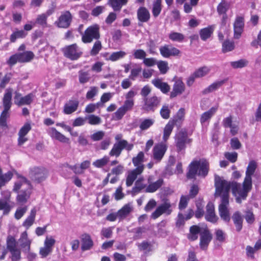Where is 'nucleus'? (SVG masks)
Listing matches in <instances>:
<instances>
[{"label":"nucleus","instance_id":"obj_1","mask_svg":"<svg viewBox=\"0 0 261 261\" xmlns=\"http://www.w3.org/2000/svg\"><path fill=\"white\" fill-rule=\"evenodd\" d=\"M215 197L221 198V203L219 205L220 216L223 220L228 222L230 216L227 207L229 205V192L231 187L227 185V180L217 175H215Z\"/></svg>","mask_w":261,"mask_h":261},{"label":"nucleus","instance_id":"obj_2","mask_svg":"<svg viewBox=\"0 0 261 261\" xmlns=\"http://www.w3.org/2000/svg\"><path fill=\"white\" fill-rule=\"evenodd\" d=\"M257 164L254 161H251L249 163L242 187L240 184L236 181H227V185H229V186L231 187L233 194L236 196L238 195L236 198V201L238 203H241L242 199H246L248 192L252 189V175L255 172Z\"/></svg>","mask_w":261,"mask_h":261},{"label":"nucleus","instance_id":"obj_3","mask_svg":"<svg viewBox=\"0 0 261 261\" xmlns=\"http://www.w3.org/2000/svg\"><path fill=\"white\" fill-rule=\"evenodd\" d=\"M186 176L188 179L195 178L196 175L205 177L209 171V163L205 159L193 160L189 165Z\"/></svg>","mask_w":261,"mask_h":261},{"label":"nucleus","instance_id":"obj_4","mask_svg":"<svg viewBox=\"0 0 261 261\" xmlns=\"http://www.w3.org/2000/svg\"><path fill=\"white\" fill-rule=\"evenodd\" d=\"M144 158V153L140 151L136 156L133 158L132 162L136 168L128 172V175L126 179L127 187L131 186L137 176L143 172L144 169V166L143 164Z\"/></svg>","mask_w":261,"mask_h":261},{"label":"nucleus","instance_id":"obj_5","mask_svg":"<svg viewBox=\"0 0 261 261\" xmlns=\"http://www.w3.org/2000/svg\"><path fill=\"white\" fill-rule=\"evenodd\" d=\"M174 141L176 151L179 152L186 149V144L190 143L192 139L189 138L187 130L186 128H181L176 133Z\"/></svg>","mask_w":261,"mask_h":261},{"label":"nucleus","instance_id":"obj_6","mask_svg":"<svg viewBox=\"0 0 261 261\" xmlns=\"http://www.w3.org/2000/svg\"><path fill=\"white\" fill-rule=\"evenodd\" d=\"M7 249L11 254L12 261H19L21 259V249L17 247V242L15 238L8 236L6 240Z\"/></svg>","mask_w":261,"mask_h":261},{"label":"nucleus","instance_id":"obj_7","mask_svg":"<svg viewBox=\"0 0 261 261\" xmlns=\"http://www.w3.org/2000/svg\"><path fill=\"white\" fill-rule=\"evenodd\" d=\"M100 37L99 27L94 24L88 27L82 35V40L85 43L91 42L94 39L98 40Z\"/></svg>","mask_w":261,"mask_h":261},{"label":"nucleus","instance_id":"obj_8","mask_svg":"<svg viewBox=\"0 0 261 261\" xmlns=\"http://www.w3.org/2000/svg\"><path fill=\"white\" fill-rule=\"evenodd\" d=\"M48 175L46 169L42 167H34L30 169L29 176L30 178L37 183L44 181Z\"/></svg>","mask_w":261,"mask_h":261},{"label":"nucleus","instance_id":"obj_9","mask_svg":"<svg viewBox=\"0 0 261 261\" xmlns=\"http://www.w3.org/2000/svg\"><path fill=\"white\" fill-rule=\"evenodd\" d=\"M62 50L64 56L72 61L77 60L83 55V52L76 43L67 45Z\"/></svg>","mask_w":261,"mask_h":261},{"label":"nucleus","instance_id":"obj_10","mask_svg":"<svg viewBox=\"0 0 261 261\" xmlns=\"http://www.w3.org/2000/svg\"><path fill=\"white\" fill-rule=\"evenodd\" d=\"M171 207V205L169 200L166 199L164 202L160 205L155 211L152 213L151 217L153 219H155L164 213L169 215L172 212V209Z\"/></svg>","mask_w":261,"mask_h":261},{"label":"nucleus","instance_id":"obj_11","mask_svg":"<svg viewBox=\"0 0 261 261\" xmlns=\"http://www.w3.org/2000/svg\"><path fill=\"white\" fill-rule=\"evenodd\" d=\"M143 109L147 112H153L160 104L161 98L154 95L143 99Z\"/></svg>","mask_w":261,"mask_h":261},{"label":"nucleus","instance_id":"obj_12","mask_svg":"<svg viewBox=\"0 0 261 261\" xmlns=\"http://www.w3.org/2000/svg\"><path fill=\"white\" fill-rule=\"evenodd\" d=\"M210 71V69L207 66H203L196 70L187 79V84L188 86H191L194 82L195 79L202 77L207 74Z\"/></svg>","mask_w":261,"mask_h":261},{"label":"nucleus","instance_id":"obj_13","mask_svg":"<svg viewBox=\"0 0 261 261\" xmlns=\"http://www.w3.org/2000/svg\"><path fill=\"white\" fill-rule=\"evenodd\" d=\"M72 16L69 11H66L61 13L58 20L55 22V24L60 28H67L70 25Z\"/></svg>","mask_w":261,"mask_h":261},{"label":"nucleus","instance_id":"obj_14","mask_svg":"<svg viewBox=\"0 0 261 261\" xmlns=\"http://www.w3.org/2000/svg\"><path fill=\"white\" fill-rule=\"evenodd\" d=\"M213 236L207 227L202 228L200 235V247L202 250H206Z\"/></svg>","mask_w":261,"mask_h":261},{"label":"nucleus","instance_id":"obj_15","mask_svg":"<svg viewBox=\"0 0 261 261\" xmlns=\"http://www.w3.org/2000/svg\"><path fill=\"white\" fill-rule=\"evenodd\" d=\"M31 190L32 185L30 181L25 177L19 175L17 180L14 183L13 191L15 192L18 193L22 190Z\"/></svg>","mask_w":261,"mask_h":261},{"label":"nucleus","instance_id":"obj_16","mask_svg":"<svg viewBox=\"0 0 261 261\" xmlns=\"http://www.w3.org/2000/svg\"><path fill=\"white\" fill-rule=\"evenodd\" d=\"M121 138V136L120 135H118L115 137V139L118 141L115 144V156L116 157L120 154L123 149L129 151L133 149L134 146L133 144H129L126 140H120Z\"/></svg>","mask_w":261,"mask_h":261},{"label":"nucleus","instance_id":"obj_17","mask_svg":"<svg viewBox=\"0 0 261 261\" xmlns=\"http://www.w3.org/2000/svg\"><path fill=\"white\" fill-rule=\"evenodd\" d=\"M160 52L161 55L164 58H169L171 56H178L181 52L177 48L171 45L165 44L160 47Z\"/></svg>","mask_w":261,"mask_h":261},{"label":"nucleus","instance_id":"obj_18","mask_svg":"<svg viewBox=\"0 0 261 261\" xmlns=\"http://www.w3.org/2000/svg\"><path fill=\"white\" fill-rule=\"evenodd\" d=\"M167 150V146L163 143L156 144L153 149V159L156 163L160 162Z\"/></svg>","mask_w":261,"mask_h":261},{"label":"nucleus","instance_id":"obj_19","mask_svg":"<svg viewBox=\"0 0 261 261\" xmlns=\"http://www.w3.org/2000/svg\"><path fill=\"white\" fill-rule=\"evenodd\" d=\"M244 18L243 16H237L233 23L234 38L239 39L243 32Z\"/></svg>","mask_w":261,"mask_h":261},{"label":"nucleus","instance_id":"obj_20","mask_svg":"<svg viewBox=\"0 0 261 261\" xmlns=\"http://www.w3.org/2000/svg\"><path fill=\"white\" fill-rule=\"evenodd\" d=\"M133 106L134 102L132 100H125L123 106L120 107L117 111L115 112V119H121L127 111L132 109Z\"/></svg>","mask_w":261,"mask_h":261},{"label":"nucleus","instance_id":"obj_21","mask_svg":"<svg viewBox=\"0 0 261 261\" xmlns=\"http://www.w3.org/2000/svg\"><path fill=\"white\" fill-rule=\"evenodd\" d=\"M185 85L180 79H177L173 85L172 91L170 92V98H173L181 95L185 90Z\"/></svg>","mask_w":261,"mask_h":261},{"label":"nucleus","instance_id":"obj_22","mask_svg":"<svg viewBox=\"0 0 261 261\" xmlns=\"http://www.w3.org/2000/svg\"><path fill=\"white\" fill-rule=\"evenodd\" d=\"M18 242L23 252H28L30 250L32 241L29 239L26 231L21 233Z\"/></svg>","mask_w":261,"mask_h":261},{"label":"nucleus","instance_id":"obj_23","mask_svg":"<svg viewBox=\"0 0 261 261\" xmlns=\"http://www.w3.org/2000/svg\"><path fill=\"white\" fill-rule=\"evenodd\" d=\"M185 110L184 108H180L176 114L169 120L178 128L181 127L185 119Z\"/></svg>","mask_w":261,"mask_h":261},{"label":"nucleus","instance_id":"obj_24","mask_svg":"<svg viewBox=\"0 0 261 261\" xmlns=\"http://www.w3.org/2000/svg\"><path fill=\"white\" fill-rule=\"evenodd\" d=\"M205 218L206 221L212 223H216L217 221L218 218L215 213L214 205L211 202H208L206 205Z\"/></svg>","mask_w":261,"mask_h":261},{"label":"nucleus","instance_id":"obj_25","mask_svg":"<svg viewBox=\"0 0 261 261\" xmlns=\"http://www.w3.org/2000/svg\"><path fill=\"white\" fill-rule=\"evenodd\" d=\"M151 83L155 87L160 89L164 94H167L170 91V87L167 83L163 82L162 79L156 78L152 80Z\"/></svg>","mask_w":261,"mask_h":261},{"label":"nucleus","instance_id":"obj_26","mask_svg":"<svg viewBox=\"0 0 261 261\" xmlns=\"http://www.w3.org/2000/svg\"><path fill=\"white\" fill-rule=\"evenodd\" d=\"M79 102L77 100H69L66 102L63 109V112L65 114H71L77 109Z\"/></svg>","mask_w":261,"mask_h":261},{"label":"nucleus","instance_id":"obj_27","mask_svg":"<svg viewBox=\"0 0 261 261\" xmlns=\"http://www.w3.org/2000/svg\"><path fill=\"white\" fill-rule=\"evenodd\" d=\"M81 241V249L83 251L90 250L93 246V242L88 233H84L82 236Z\"/></svg>","mask_w":261,"mask_h":261},{"label":"nucleus","instance_id":"obj_28","mask_svg":"<svg viewBox=\"0 0 261 261\" xmlns=\"http://www.w3.org/2000/svg\"><path fill=\"white\" fill-rule=\"evenodd\" d=\"M49 134L53 138L62 143H68L69 139L64 135L59 132L55 128L52 127L49 130Z\"/></svg>","mask_w":261,"mask_h":261},{"label":"nucleus","instance_id":"obj_29","mask_svg":"<svg viewBox=\"0 0 261 261\" xmlns=\"http://www.w3.org/2000/svg\"><path fill=\"white\" fill-rule=\"evenodd\" d=\"M202 228L196 225L191 226L190 227L189 233L187 235L188 239L192 241L196 240L198 239V234H200Z\"/></svg>","mask_w":261,"mask_h":261},{"label":"nucleus","instance_id":"obj_30","mask_svg":"<svg viewBox=\"0 0 261 261\" xmlns=\"http://www.w3.org/2000/svg\"><path fill=\"white\" fill-rule=\"evenodd\" d=\"M137 17L141 22H147L150 18V13L145 7H140L137 11Z\"/></svg>","mask_w":261,"mask_h":261},{"label":"nucleus","instance_id":"obj_31","mask_svg":"<svg viewBox=\"0 0 261 261\" xmlns=\"http://www.w3.org/2000/svg\"><path fill=\"white\" fill-rule=\"evenodd\" d=\"M226 82V80H223L219 81H216L211 85H210L208 87L204 89L202 91V93L203 95L207 94L209 93H211L214 91L216 90L220 87H221L225 82Z\"/></svg>","mask_w":261,"mask_h":261},{"label":"nucleus","instance_id":"obj_32","mask_svg":"<svg viewBox=\"0 0 261 261\" xmlns=\"http://www.w3.org/2000/svg\"><path fill=\"white\" fill-rule=\"evenodd\" d=\"M214 25H209L206 28L202 29L199 31V35L203 41H205L211 37L213 33Z\"/></svg>","mask_w":261,"mask_h":261},{"label":"nucleus","instance_id":"obj_33","mask_svg":"<svg viewBox=\"0 0 261 261\" xmlns=\"http://www.w3.org/2000/svg\"><path fill=\"white\" fill-rule=\"evenodd\" d=\"M144 179L143 177L139 178L135 184V186L132 188V193L135 195L140 192L142 190L146 188V185L143 183Z\"/></svg>","mask_w":261,"mask_h":261},{"label":"nucleus","instance_id":"obj_34","mask_svg":"<svg viewBox=\"0 0 261 261\" xmlns=\"http://www.w3.org/2000/svg\"><path fill=\"white\" fill-rule=\"evenodd\" d=\"M164 184L163 178H159L158 180L150 184L145 189V192L153 193L158 190Z\"/></svg>","mask_w":261,"mask_h":261},{"label":"nucleus","instance_id":"obj_35","mask_svg":"<svg viewBox=\"0 0 261 261\" xmlns=\"http://www.w3.org/2000/svg\"><path fill=\"white\" fill-rule=\"evenodd\" d=\"M36 215V210L33 208L30 212L29 216L23 222L22 225L27 229H29L34 223Z\"/></svg>","mask_w":261,"mask_h":261},{"label":"nucleus","instance_id":"obj_36","mask_svg":"<svg viewBox=\"0 0 261 261\" xmlns=\"http://www.w3.org/2000/svg\"><path fill=\"white\" fill-rule=\"evenodd\" d=\"M132 211V207L129 204L124 205L117 213L116 216L121 219H124ZM116 217V215H115Z\"/></svg>","mask_w":261,"mask_h":261},{"label":"nucleus","instance_id":"obj_37","mask_svg":"<svg viewBox=\"0 0 261 261\" xmlns=\"http://www.w3.org/2000/svg\"><path fill=\"white\" fill-rule=\"evenodd\" d=\"M20 63H25L31 61L34 58V54L31 51H27L22 53H18Z\"/></svg>","mask_w":261,"mask_h":261},{"label":"nucleus","instance_id":"obj_38","mask_svg":"<svg viewBox=\"0 0 261 261\" xmlns=\"http://www.w3.org/2000/svg\"><path fill=\"white\" fill-rule=\"evenodd\" d=\"M13 176V173L10 171L3 174L2 170L0 168V189L5 186L12 179Z\"/></svg>","mask_w":261,"mask_h":261},{"label":"nucleus","instance_id":"obj_39","mask_svg":"<svg viewBox=\"0 0 261 261\" xmlns=\"http://www.w3.org/2000/svg\"><path fill=\"white\" fill-rule=\"evenodd\" d=\"M232 219L233 223L236 227L237 231H240L242 228L243 218L240 212H236L232 217Z\"/></svg>","mask_w":261,"mask_h":261},{"label":"nucleus","instance_id":"obj_40","mask_svg":"<svg viewBox=\"0 0 261 261\" xmlns=\"http://www.w3.org/2000/svg\"><path fill=\"white\" fill-rule=\"evenodd\" d=\"M218 109V107H212L208 111L203 113L200 117V122L203 124L206 121L211 119L214 115Z\"/></svg>","mask_w":261,"mask_h":261},{"label":"nucleus","instance_id":"obj_41","mask_svg":"<svg viewBox=\"0 0 261 261\" xmlns=\"http://www.w3.org/2000/svg\"><path fill=\"white\" fill-rule=\"evenodd\" d=\"M31 190H22L17 196V201L21 203H25L30 198Z\"/></svg>","mask_w":261,"mask_h":261},{"label":"nucleus","instance_id":"obj_42","mask_svg":"<svg viewBox=\"0 0 261 261\" xmlns=\"http://www.w3.org/2000/svg\"><path fill=\"white\" fill-rule=\"evenodd\" d=\"M12 93L11 92H7L4 96L3 99V104L4 110L9 111L12 105L11 102Z\"/></svg>","mask_w":261,"mask_h":261},{"label":"nucleus","instance_id":"obj_43","mask_svg":"<svg viewBox=\"0 0 261 261\" xmlns=\"http://www.w3.org/2000/svg\"><path fill=\"white\" fill-rule=\"evenodd\" d=\"M230 5L225 0H222L217 6V10L219 15L226 14L229 9Z\"/></svg>","mask_w":261,"mask_h":261},{"label":"nucleus","instance_id":"obj_44","mask_svg":"<svg viewBox=\"0 0 261 261\" xmlns=\"http://www.w3.org/2000/svg\"><path fill=\"white\" fill-rule=\"evenodd\" d=\"M174 126V125L171 123V121H169L165 125L163 132V139L164 141H166L168 139L173 130Z\"/></svg>","mask_w":261,"mask_h":261},{"label":"nucleus","instance_id":"obj_45","mask_svg":"<svg viewBox=\"0 0 261 261\" xmlns=\"http://www.w3.org/2000/svg\"><path fill=\"white\" fill-rule=\"evenodd\" d=\"M162 0H155L153 3L152 14L154 17H156L160 14L162 10Z\"/></svg>","mask_w":261,"mask_h":261},{"label":"nucleus","instance_id":"obj_46","mask_svg":"<svg viewBox=\"0 0 261 261\" xmlns=\"http://www.w3.org/2000/svg\"><path fill=\"white\" fill-rule=\"evenodd\" d=\"M47 16L44 14L42 13L38 15L36 19V21L34 22L36 24H37L43 28L47 27Z\"/></svg>","mask_w":261,"mask_h":261},{"label":"nucleus","instance_id":"obj_47","mask_svg":"<svg viewBox=\"0 0 261 261\" xmlns=\"http://www.w3.org/2000/svg\"><path fill=\"white\" fill-rule=\"evenodd\" d=\"M154 123V120L152 118L144 119L140 123L139 127L141 130H144L149 128Z\"/></svg>","mask_w":261,"mask_h":261},{"label":"nucleus","instance_id":"obj_48","mask_svg":"<svg viewBox=\"0 0 261 261\" xmlns=\"http://www.w3.org/2000/svg\"><path fill=\"white\" fill-rule=\"evenodd\" d=\"M9 111L3 110L0 116V126L8 127L7 120L10 117Z\"/></svg>","mask_w":261,"mask_h":261},{"label":"nucleus","instance_id":"obj_49","mask_svg":"<svg viewBox=\"0 0 261 261\" xmlns=\"http://www.w3.org/2000/svg\"><path fill=\"white\" fill-rule=\"evenodd\" d=\"M234 48V44L232 41L225 40L222 44V51L223 53L232 51Z\"/></svg>","mask_w":261,"mask_h":261},{"label":"nucleus","instance_id":"obj_50","mask_svg":"<svg viewBox=\"0 0 261 261\" xmlns=\"http://www.w3.org/2000/svg\"><path fill=\"white\" fill-rule=\"evenodd\" d=\"M169 38L173 41L182 42L185 39V36L180 33L171 32L169 35Z\"/></svg>","mask_w":261,"mask_h":261},{"label":"nucleus","instance_id":"obj_51","mask_svg":"<svg viewBox=\"0 0 261 261\" xmlns=\"http://www.w3.org/2000/svg\"><path fill=\"white\" fill-rule=\"evenodd\" d=\"M27 35L23 30H17L15 31L10 36V40L11 42H14L17 38H21L25 37Z\"/></svg>","mask_w":261,"mask_h":261},{"label":"nucleus","instance_id":"obj_52","mask_svg":"<svg viewBox=\"0 0 261 261\" xmlns=\"http://www.w3.org/2000/svg\"><path fill=\"white\" fill-rule=\"evenodd\" d=\"M1 210L3 211L4 215H7L11 210L10 204L5 199H0V211Z\"/></svg>","mask_w":261,"mask_h":261},{"label":"nucleus","instance_id":"obj_53","mask_svg":"<svg viewBox=\"0 0 261 261\" xmlns=\"http://www.w3.org/2000/svg\"><path fill=\"white\" fill-rule=\"evenodd\" d=\"M109 162V158L105 156L102 159H98L93 163V165L96 168H102Z\"/></svg>","mask_w":261,"mask_h":261},{"label":"nucleus","instance_id":"obj_54","mask_svg":"<svg viewBox=\"0 0 261 261\" xmlns=\"http://www.w3.org/2000/svg\"><path fill=\"white\" fill-rule=\"evenodd\" d=\"M248 64V61L245 59H241L237 61L230 62V65L234 69L241 68L246 66Z\"/></svg>","mask_w":261,"mask_h":261},{"label":"nucleus","instance_id":"obj_55","mask_svg":"<svg viewBox=\"0 0 261 261\" xmlns=\"http://www.w3.org/2000/svg\"><path fill=\"white\" fill-rule=\"evenodd\" d=\"M171 111L168 105H164L160 110V115L164 119H168L170 118Z\"/></svg>","mask_w":261,"mask_h":261},{"label":"nucleus","instance_id":"obj_56","mask_svg":"<svg viewBox=\"0 0 261 261\" xmlns=\"http://www.w3.org/2000/svg\"><path fill=\"white\" fill-rule=\"evenodd\" d=\"M34 97V96L32 93H30L24 97H22V98H21L20 101L19 102V106L31 104L33 101Z\"/></svg>","mask_w":261,"mask_h":261},{"label":"nucleus","instance_id":"obj_57","mask_svg":"<svg viewBox=\"0 0 261 261\" xmlns=\"http://www.w3.org/2000/svg\"><path fill=\"white\" fill-rule=\"evenodd\" d=\"M158 68L162 74H165L169 70L168 62L165 61H159L156 63Z\"/></svg>","mask_w":261,"mask_h":261},{"label":"nucleus","instance_id":"obj_58","mask_svg":"<svg viewBox=\"0 0 261 261\" xmlns=\"http://www.w3.org/2000/svg\"><path fill=\"white\" fill-rule=\"evenodd\" d=\"M79 73V82L81 84H85L88 82L90 79V76L88 72L80 70Z\"/></svg>","mask_w":261,"mask_h":261},{"label":"nucleus","instance_id":"obj_59","mask_svg":"<svg viewBox=\"0 0 261 261\" xmlns=\"http://www.w3.org/2000/svg\"><path fill=\"white\" fill-rule=\"evenodd\" d=\"M146 56V52L142 49H135L133 51V56L136 59L144 60Z\"/></svg>","mask_w":261,"mask_h":261},{"label":"nucleus","instance_id":"obj_60","mask_svg":"<svg viewBox=\"0 0 261 261\" xmlns=\"http://www.w3.org/2000/svg\"><path fill=\"white\" fill-rule=\"evenodd\" d=\"M190 200V198L188 196L182 195L180 197L179 202L178 204V208L180 210H183L185 209L188 204V202Z\"/></svg>","mask_w":261,"mask_h":261},{"label":"nucleus","instance_id":"obj_61","mask_svg":"<svg viewBox=\"0 0 261 261\" xmlns=\"http://www.w3.org/2000/svg\"><path fill=\"white\" fill-rule=\"evenodd\" d=\"M12 76V73H7L1 81L0 88H5L6 85L10 82Z\"/></svg>","mask_w":261,"mask_h":261},{"label":"nucleus","instance_id":"obj_62","mask_svg":"<svg viewBox=\"0 0 261 261\" xmlns=\"http://www.w3.org/2000/svg\"><path fill=\"white\" fill-rule=\"evenodd\" d=\"M215 239L216 241L223 243L225 242L226 239V234L221 229H216L215 232Z\"/></svg>","mask_w":261,"mask_h":261},{"label":"nucleus","instance_id":"obj_63","mask_svg":"<svg viewBox=\"0 0 261 261\" xmlns=\"http://www.w3.org/2000/svg\"><path fill=\"white\" fill-rule=\"evenodd\" d=\"M102 46L100 41L97 40L94 44L92 49L90 51V55L92 56L96 55L101 49Z\"/></svg>","mask_w":261,"mask_h":261},{"label":"nucleus","instance_id":"obj_64","mask_svg":"<svg viewBox=\"0 0 261 261\" xmlns=\"http://www.w3.org/2000/svg\"><path fill=\"white\" fill-rule=\"evenodd\" d=\"M142 71V68L138 66L137 68H133L131 70L130 74L129 75V79L134 81Z\"/></svg>","mask_w":261,"mask_h":261}]
</instances>
